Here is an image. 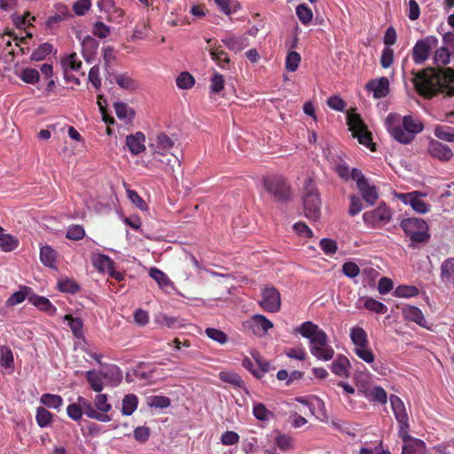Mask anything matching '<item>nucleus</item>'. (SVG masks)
Wrapping results in <instances>:
<instances>
[{
    "label": "nucleus",
    "mask_w": 454,
    "mask_h": 454,
    "mask_svg": "<svg viewBox=\"0 0 454 454\" xmlns=\"http://www.w3.org/2000/svg\"><path fill=\"white\" fill-rule=\"evenodd\" d=\"M32 294L31 289L29 287H23L20 291L12 294L6 303L8 306H14L20 302H22L26 298L28 299V296Z\"/></svg>",
    "instance_id": "42"
},
{
    "label": "nucleus",
    "mask_w": 454,
    "mask_h": 454,
    "mask_svg": "<svg viewBox=\"0 0 454 454\" xmlns=\"http://www.w3.org/2000/svg\"><path fill=\"white\" fill-rule=\"evenodd\" d=\"M438 45V39L434 35H427L416 42L412 48V59L417 65H423L429 59L432 50Z\"/></svg>",
    "instance_id": "6"
},
{
    "label": "nucleus",
    "mask_w": 454,
    "mask_h": 454,
    "mask_svg": "<svg viewBox=\"0 0 454 454\" xmlns=\"http://www.w3.org/2000/svg\"><path fill=\"white\" fill-rule=\"evenodd\" d=\"M137 397L134 394L126 395L121 403V413L125 416L131 415L137 407Z\"/></svg>",
    "instance_id": "31"
},
{
    "label": "nucleus",
    "mask_w": 454,
    "mask_h": 454,
    "mask_svg": "<svg viewBox=\"0 0 454 454\" xmlns=\"http://www.w3.org/2000/svg\"><path fill=\"white\" fill-rule=\"evenodd\" d=\"M224 88V80L222 74L215 73L210 80V90L212 93H219Z\"/></svg>",
    "instance_id": "63"
},
{
    "label": "nucleus",
    "mask_w": 454,
    "mask_h": 454,
    "mask_svg": "<svg viewBox=\"0 0 454 454\" xmlns=\"http://www.w3.org/2000/svg\"><path fill=\"white\" fill-rule=\"evenodd\" d=\"M390 403L394 415L398 422L409 421V417L404 403L399 396L395 395H391Z\"/></svg>",
    "instance_id": "19"
},
{
    "label": "nucleus",
    "mask_w": 454,
    "mask_h": 454,
    "mask_svg": "<svg viewBox=\"0 0 454 454\" xmlns=\"http://www.w3.org/2000/svg\"><path fill=\"white\" fill-rule=\"evenodd\" d=\"M18 247V240L10 234L0 233V247L5 251H12Z\"/></svg>",
    "instance_id": "47"
},
{
    "label": "nucleus",
    "mask_w": 454,
    "mask_h": 454,
    "mask_svg": "<svg viewBox=\"0 0 454 454\" xmlns=\"http://www.w3.org/2000/svg\"><path fill=\"white\" fill-rule=\"evenodd\" d=\"M366 397L372 401L381 404H385L387 402V392L381 387H374L370 389L366 394Z\"/></svg>",
    "instance_id": "37"
},
{
    "label": "nucleus",
    "mask_w": 454,
    "mask_h": 454,
    "mask_svg": "<svg viewBox=\"0 0 454 454\" xmlns=\"http://www.w3.org/2000/svg\"><path fill=\"white\" fill-rule=\"evenodd\" d=\"M67 412L69 418L74 421L81 419L82 414H85L90 419L101 422L111 421L110 416H104L101 413H98L94 409L92 403L82 396L78 397L77 403L69 404L67 408Z\"/></svg>",
    "instance_id": "4"
},
{
    "label": "nucleus",
    "mask_w": 454,
    "mask_h": 454,
    "mask_svg": "<svg viewBox=\"0 0 454 454\" xmlns=\"http://www.w3.org/2000/svg\"><path fill=\"white\" fill-rule=\"evenodd\" d=\"M400 226L412 243H427L430 239L428 225L421 218H404L401 221Z\"/></svg>",
    "instance_id": "3"
},
{
    "label": "nucleus",
    "mask_w": 454,
    "mask_h": 454,
    "mask_svg": "<svg viewBox=\"0 0 454 454\" xmlns=\"http://www.w3.org/2000/svg\"><path fill=\"white\" fill-rule=\"evenodd\" d=\"M296 15L303 24H307L312 20V12L305 4H301L296 7Z\"/></svg>",
    "instance_id": "56"
},
{
    "label": "nucleus",
    "mask_w": 454,
    "mask_h": 454,
    "mask_svg": "<svg viewBox=\"0 0 454 454\" xmlns=\"http://www.w3.org/2000/svg\"><path fill=\"white\" fill-rule=\"evenodd\" d=\"M40 259L43 265L54 268L56 260V251L49 246H44L41 247Z\"/></svg>",
    "instance_id": "35"
},
{
    "label": "nucleus",
    "mask_w": 454,
    "mask_h": 454,
    "mask_svg": "<svg viewBox=\"0 0 454 454\" xmlns=\"http://www.w3.org/2000/svg\"><path fill=\"white\" fill-rule=\"evenodd\" d=\"M98 42L90 35H86L82 41V55L86 60L95 55L98 48Z\"/></svg>",
    "instance_id": "26"
},
{
    "label": "nucleus",
    "mask_w": 454,
    "mask_h": 454,
    "mask_svg": "<svg viewBox=\"0 0 454 454\" xmlns=\"http://www.w3.org/2000/svg\"><path fill=\"white\" fill-rule=\"evenodd\" d=\"M441 278L444 283L454 280V258H447L441 266Z\"/></svg>",
    "instance_id": "29"
},
{
    "label": "nucleus",
    "mask_w": 454,
    "mask_h": 454,
    "mask_svg": "<svg viewBox=\"0 0 454 454\" xmlns=\"http://www.w3.org/2000/svg\"><path fill=\"white\" fill-rule=\"evenodd\" d=\"M58 286L59 290L65 293L75 294L79 290L78 284L71 279L59 280Z\"/></svg>",
    "instance_id": "62"
},
{
    "label": "nucleus",
    "mask_w": 454,
    "mask_h": 454,
    "mask_svg": "<svg viewBox=\"0 0 454 454\" xmlns=\"http://www.w3.org/2000/svg\"><path fill=\"white\" fill-rule=\"evenodd\" d=\"M411 82L416 91L430 99L437 95L454 96V69L450 67H426L420 71H411Z\"/></svg>",
    "instance_id": "1"
},
{
    "label": "nucleus",
    "mask_w": 454,
    "mask_h": 454,
    "mask_svg": "<svg viewBox=\"0 0 454 454\" xmlns=\"http://www.w3.org/2000/svg\"><path fill=\"white\" fill-rule=\"evenodd\" d=\"M149 275L158 283L160 288L172 286V282L170 281L168 277L163 271L157 268H152L149 271Z\"/></svg>",
    "instance_id": "39"
},
{
    "label": "nucleus",
    "mask_w": 454,
    "mask_h": 454,
    "mask_svg": "<svg viewBox=\"0 0 454 454\" xmlns=\"http://www.w3.org/2000/svg\"><path fill=\"white\" fill-rule=\"evenodd\" d=\"M454 55L450 50H448L444 46L437 48L433 55L434 64L440 67H445L450 62V56Z\"/></svg>",
    "instance_id": "27"
},
{
    "label": "nucleus",
    "mask_w": 454,
    "mask_h": 454,
    "mask_svg": "<svg viewBox=\"0 0 454 454\" xmlns=\"http://www.w3.org/2000/svg\"><path fill=\"white\" fill-rule=\"evenodd\" d=\"M52 51V45L48 43H44L41 44L36 50L32 53L31 59L35 61H40L45 59L47 55H49Z\"/></svg>",
    "instance_id": "51"
},
{
    "label": "nucleus",
    "mask_w": 454,
    "mask_h": 454,
    "mask_svg": "<svg viewBox=\"0 0 454 454\" xmlns=\"http://www.w3.org/2000/svg\"><path fill=\"white\" fill-rule=\"evenodd\" d=\"M94 409L104 416H108L107 412L112 410V405L108 402L106 394H98L94 398Z\"/></svg>",
    "instance_id": "30"
},
{
    "label": "nucleus",
    "mask_w": 454,
    "mask_h": 454,
    "mask_svg": "<svg viewBox=\"0 0 454 454\" xmlns=\"http://www.w3.org/2000/svg\"><path fill=\"white\" fill-rule=\"evenodd\" d=\"M206 334L208 338L214 340L215 341L224 344L228 341L227 335L221 330L215 328H207Z\"/></svg>",
    "instance_id": "59"
},
{
    "label": "nucleus",
    "mask_w": 454,
    "mask_h": 454,
    "mask_svg": "<svg viewBox=\"0 0 454 454\" xmlns=\"http://www.w3.org/2000/svg\"><path fill=\"white\" fill-rule=\"evenodd\" d=\"M0 364L3 367L12 369L14 366L13 355L9 348L3 347L0 353Z\"/></svg>",
    "instance_id": "52"
},
{
    "label": "nucleus",
    "mask_w": 454,
    "mask_h": 454,
    "mask_svg": "<svg viewBox=\"0 0 454 454\" xmlns=\"http://www.w3.org/2000/svg\"><path fill=\"white\" fill-rule=\"evenodd\" d=\"M354 352L360 359L367 364H372L375 360V355L370 349L369 346L364 348H355Z\"/></svg>",
    "instance_id": "54"
},
{
    "label": "nucleus",
    "mask_w": 454,
    "mask_h": 454,
    "mask_svg": "<svg viewBox=\"0 0 454 454\" xmlns=\"http://www.w3.org/2000/svg\"><path fill=\"white\" fill-rule=\"evenodd\" d=\"M402 454H426V444L422 440L413 439L403 444Z\"/></svg>",
    "instance_id": "28"
},
{
    "label": "nucleus",
    "mask_w": 454,
    "mask_h": 454,
    "mask_svg": "<svg viewBox=\"0 0 454 454\" xmlns=\"http://www.w3.org/2000/svg\"><path fill=\"white\" fill-rule=\"evenodd\" d=\"M347 124L348 125V129L352 132V136L357 138L360 144L367 147L372 145V134L368 131L360 114L351 112L348 113Z\"/></svg>",
    "instance_id": "5"
},
{
    "label": "nucleus",
    "mask_w": 454,
    "mask_h": 454,
    "mask_svg": "<svg viewBox=\"0 0 454 454\" xmlns=\"http://www.w3.org/2000/svg\"><path fill=\"white\" fill-rule=\"evenodd\" d=\"M86 378L90 383V387L98 393H100L104 388L103 377L100 375V371L97 372L94 370L86 372Z\"/></svg>",
    "instance_id": "33"
},
{
    "label": "nucleus",
    "mask_w": 454,
    "mask_h": 454,
    "mask_svg": "<svg viewBox=\"0 0 454 454\" xmlns=\"http://www.w3.org/2000/svg\"><path fill=\"white\" fill-rule=\"evenodd\" d=\"M275 442L278 449L286 451L294 448V440L290 435L279 434L276 437Z\"/></svg>",
    "instance_id": "55"
},
{
    "label": "nucleus",
    "mask_w": 454,
    "mask_h": 454,
    "mask_svg": "<svg viewBox=\"0 0 454 454\" xmlns=\"http://www.w3.org/2000/svg\"><path fill=\"white\" fill-rule=\"evenodd\" d=\"M62 398L57 395L43 394L41 396V403L49 408L58 409L62 405Z\"/></svg>",
    "instance_id": "45"
},
{
    "label": "nucleus",
    "mask_w": 454,
    "mask_h": 454,
    "mask_svg": "<svg viewBox=\"0 0 454 454\" xmlns=\"http://www.w3.org/2000/svg\"><path fill=\"white\" fill-rule=\"evenodd\" d=\"M93 264L98 270L107 272L114 266V261L107 255L98 254L94 258Z\"/></svg>",
    "instance_id": "41"
},
{
    "label": "nucleus",
    "mask_w": 454,
    "mask_h": 454,
    "mask_svg": "<svg viewBox=\"0 0 454 454\" xmlns=\"http://www.w3.org/2000/svg\"><path fill=\"white\" fill-rule=\"evenodd\" d=\"M262 300L260 305L268 312H277L280 309V294L274 287H265L262 293Z\"/></svg>",
    "instance_id": "11"
},
{
    "label": "nucleus",
    "mask_w": 454,
    "mask_h": 454,
    "mask_svg": "<svg viewBox=\"0 0 454 454\" xmlns=\"http://www.w3.org/2000/svg\"><path fill=\"white\" fill-rule=\"evenodd\" d=\"M145 137L142 132H137L126 137V145L129 152L134 155L139 154L145 150Z\"/></svg>",
    "instance_id": "16"
},
{
    "label": "nucleus",
    "mask_w": 454,
    "mask_h": 454,
    "mask_svg": "<svg viewBox=\"0 0 454 454\" xmlns=\"http://www.w3.org/2000/svg\"><path fill=\"white\" fill-rule=\"evenodd\" d=\"M100 375L106 380L111 386H117L122 380V374L119 367L110 365L100 370Z\"/></svg>",
    "instance_id": "21"
},
{
    "label": "nucleus",
    "mask_w": 454,
    "mask_h": 454,
    "mask_svg": "<svg viewBox=\"0 0 454 454\" xmlns=\"http://www.w3.org/2000/svg\"><path fill=\"white\" fill-rule=\"evenodd\" d=\"M419 294V289L413 286H399L395 288L394 295L396 297L410 298Z\"/></svg>",
    "instance_id": "46"
},
{
    "label": "nucleus",
    "mask_w": 454,
    "mask_h": 454,
    "mask_svg": "<svg viewBox=\"0 0 454 454\" xmlns=\"http://www.w3.org/2000/svg\"><path fill=\"white\" fill-rule=\"evenodd\" d=\"M20 77L22 81H24L27 83H35L39 80V72L36 69L34 68H24Z\"/></svg>",
    "instance_id": "57"
},
{
    "label": "nucleus",
    "mask_w": 454,
    "mask_h": 454,
    "mask_svg": "<svg viewBox=\"0 0 454 454\" xmlns=\"http://www.w3.org/2000/svg\"><path fill=\"white\" fill-rule=\"evenodd\" d=\"M219 379L226 383L232 385L233 387L245 388V383L241 377L232 372H221L219 373Z\"/></svg>",
    "instance_id": "36"
},
{
    "label": "nucleus",
    "mask_w": 454,
    "mask_h": 454,
    "mask_svg": "<svg viewBox=\"0 0 454 454\" xmlns=\"http://www.w3.org/2000/svg\"><path fill=\"white\" fill-rule=\"evenodd\" d=\"M252 356L256 364V371H254V376L262 378L270 370V363L262 358L258 352L252 353Z\"/></svg>",
    "instance_id": "38"
},
{
    "label": "nucleus",
    "mask_w": 454,
    "mask_h": 454,
    "mask_svg": "<svg viewBox=\"0 0 454 454\" xmlns=\"http://www.w3.org/2000/svg\"><path fill=\"white\" fill-rule=\"evenodd\" d=\"M82 61L78 59L76 53H71L61 59V66L64 71V75L66 80H71L69 77L68 71H75L78 72L82 67Z\"/></svg>",
    "instance_id": "18"
},
{
    "label": "nucleus",
    "mask_w": 454,
    "mask_h": 454,
    "mask_svg": "<svg viewBox=\"0 0 454 454\" xmlns=\"http://www.w3.org/2000/svg\"><path fill=\"white\" fill-rule=\"evenodd\" d=\"M395 115L389 114L387 117V130L393 138L402 144L411 143L415 136L420 133L424 125L422 121L412 115H405L403 118L402 125L395 123Z\"/></svg>",
    "instance_id": "2"
},
{
    "label": "nucleus",
    "mask_w": 454,
    "mask_h": 454,
    "mask_svg": "<svg viewBox=\"0 0 454 454\" xmlns=\"http://www.w3.org/2000/svg\"><path fill=\"white\" fill-rule=\"evenodd\" d=\"M174 144L173 139L169 136L163 132L159 133L151 144V147L153 148V160L164 162L160 156L164 155V152H168L174 146Z\"/></svg>",
    "instance_id": "10"
},
{
    "label": "nucleus",
    "mask_w": 454,
    "mask_h": 454,
    "mask_svg": "<svg viewBox=\"0 0 454 454\" xmlns=\"http://www.w3.org/2000/svg\"><path fill=\"white\" fill-rule=\"evenodd\" d=\"M364 308L378 314H385L387 311V307L382 302L373 299L367 298L364 303Z\"/></svg>",
    "instance_id": "44"
},
{
    "label": "nucleus",
    "mask_w": 454,
    "mask_h": 454,
    "mask_svg": "<svg viewBox=\"0 0 454 454\" xmlns=\"http://www.w3.org/2000/svg\"><path fill=\"white\" fill-rule=\"evenodd\" d=\"M366 89L373 92L375 98H382L389 93V82L386 77L372 80L366 84Z\"/></svg>",
    "instance_id": "15"
},
{
    "label": "nucleus",
    "mask_w": 454,
    "mask_h": 454,
    "mask_svg": "<svg viewBox=\"0 0 454 454\" xmlns=\"http://www.w3.org/2000/svg\"><path fill=\"white\" fill-rule=\"evenodd\" d=\"M360 191L363 200L370 205H373L379 198L378 190L375 185L370 184L369 182L362 186L357 187Z\"/></svg>",
    "instance_id": "24"
},
{
    "label": "nucleus",
    "mask_w": 454,
    "mask_h": 454,
    "mask_svg": "<svg viewBox=\"0 0 454 454\" xmlns=\"http://www.w3.org/2000/svg\"><path fill=\"white\" fill-rule=\"evenodd\" d=\"M428 153L440 160H450L453 153L451 149L437 140H431L427 146Z\"/></svg>",
    "instance_id": "13"
},
{
    "label": "nucleus",
    "mask_w": 454,
    "mask_h": 454,
    "mask_svg": "<svg viewBox=\"0 0 454 454\" xmlns=\"http://www.w3.org/2000/svg\"><path fill=\"white\" fill-rule=\"evenodd\" d=\"M28 301L31 303H33L35 307H37L39 309L45 311L51 315H53L56 312V308L45 297L38 296L32 293L28 296Z\"/></svg>",
    "instance_id": "23"
},
{
    "label": "nucleus",
    "mask_w": 454,
    "mask_h": 454,
    "mask_svg": "<svg viewBox=\"0 0 454 454\" xmlns=\"http://www.w3.org/2000/svg\"><path fill=\"white\" fill-rule=\"evenodd\" d=\"M114 108L117 117L126 122H130L135 116L134 110L126 103L115 102L114 104Z\"/></svg>",
    "instance_id": "25"
},
{
    "label": "nucleus",
    "mask_w": 454,
    "mask_h": 454,
    "mask_svg": "<svg viewBox=\"0 0 454 454\" xmlns=\"http://www.w3.org/2000/svg\"><path fill=\"white\" fill-rule=\"evenodd\" d=\"M64 319L68 321V325L71 328L74 335L80 338L82 335V322L78 317H73L70 315H66Z\"/></svg>",
    "instance_id": "48"
},
{
    "label": "nucleus",
    "mask_w": 454,
    "mask_h": 454,
    "mask_svg": "<svg viewBox=\"0 0 454 454\" xmlns=\"http://www.w3.org/2000/svg\"><path fill=\"white\" fill-rule=\"evenodd\" d=\"M91 7L90 0H76L73 4V11L78 16H83Z\"/></svg>",
    "instance_id": "61"
},
{
    "label": "nucleus",
    "mask_w": 454,
    "mask_h": 454,
    "mask_svg": "<svg viewBox=\"0 0 454 454\" xmlns=\"http://www.w3.org/2000/svg\"><path fill=\"white\" fill-rule=\"evenodd\" d=\"M148 405L154 408H167L170 405V399L163 395H153L148 398Z\"/></svg>",
    "instance_id": "58"
},
{
    "label": "nucleus",
    "mask_w": 454,
    "mask_h": 454,
    "mask_svg": "<svg viewBox=\"0 0 454 454\" xmlns=\"http://www.w3.org/2000/svg\"><path fill=\"white\" fill-rule=\"evenodd\" d=\"M310 179L306 180L305 189L306 192L303 196V206H304V212L305 215L307 217H309L312 214V193L309 189L310 186Z\"/></svg>",
    "instance_id": "50"
},
{
    "label": "nucleus",
    "mask_w": 454,
    "mask_h": 454,
    "mask_svg": "<svg viewBox=\"0 0 454 454\" xmlns=\"http://www.w3.org/2000/svg\"><path fill=\"white\" fill-rule=\"evenodd\" d=\"M402 199L405 204L410 205L417 213L425 214L429 210V205L416 192L402 194Z\"/></svg>",
    "instance_id": "14"
},
{
    "label": "nucleus",
    "mask_w": 454,
    "mask_h": 454,
    "mask_svg": "<svg viewBox=\"0 0 454 454\" xmlns=\"http://www.w3.org/2000/svg\"><path fill=\"white\" fill-rule=\"evenodd\" d=\"M194 84L193 76L188 72L181 73L176 78V85L183 90H188Z\"/></svg>",
    "instance_id": "53"
},
{
    "label": "nucleus",
    "mask_w": 454,
    "mask_h": 454,
    "mask_svg": "<svg viewBox=\"0 0 454 454\" xmlns=\"http://www.w3.org/2000/svg\"><path fill=\"white\" fill-rule=\"evenodd\" d=\"M222 43L231 51L239 52L248 46V39L245 36H225Z\"/></svg>",
    "instance_id": "20"
},
{
    "label": "nucleus",
    "mask_w": 454,
    "mask_h": 454,
    "mask_svg": "<svg viewBox=\"0 0 454 454\" xmlns=\"http://www.w3.org/2000/svg\"><path fill=\"white\" fill-rule=\"evenodd\" d=\"M209 53L212 57V59L223 69L228 67L230 64V58L227 53L223 50H218L217 48L211 47L209 49Z\"/></svg>",
    "instance_id": "34"
},
{
    "label": "nucleus",
    "mask_w": 454,
    "mask_h": 454,
    "mask_svg": "<svg viewBox=\"0 0 454 454\" xmlns=\"http://www.w3.org/2000/svg\"><path fill=\"white\" fill-rule=\"evenodd\" d=\"M391 218V210L385 203L380 204L373 210L363 214L364 223L371 228H380L387 223Z\"/></svg>",
    "instance_id": "9"
},
{
    "label": "nucleus",
    "mask_w": 454,
    "mask_h": 454,
    "mask_svg": "<svg viewBox=\"0 0 454 454\" xmlns=\"http://www.w3.org/2000/svg\"><path fill=\"white\" fill-rule=\"evenodd\" d=\"M52 420V414L43 407H38L36 411V421L40 427H47Z\"/></svg>",
    "instance_id": "49"
},
{
    "label": "nucleus",
    "mask_w": 454,
    "mask_h": 454,
    "mask_svg": "<svg viewBox=\"0 0 454 454\" xmlns=\"http://www.w3.org/2000/svg\"><path fill=\"white\" fill-rule=\"evenodd\" d=\"M85 235V231L82 225H71L67 231L66 237L72 240H80Z\"/></svg>",
    "instance_id": "60"
},
{
    "label": "nucleus",
    "mask_w": 454,
    "mask_h": 454,
    "mask_svg": "<svg viewBox=\"0 0 454 454\" xmlns=\"http://www.w3.org/2000/svg\"><path fill=\"white\" fill-rule=\"evenodd\" d=\"M434 136L446 142H454V128L447 125H436L434 129Z\"/></svg>",
    "instance_id": "32"
},
{
    "label": "nucleus",
    "mask_w": 454,
    "mask_h": 454,
    "mask_svg": "<svg viewBox=\"0 0 454 454\" xmlns=\"http://www.w3.org/2000/svg\"><path fill=\"white\" fill-rule=\"evenodd\" d=\"M116 83L124 90L133 91L137 88L136 81L128 74H121L115 77Z\"/></svg>",
    "instance_id": "40"
},
{
    "label": "nucleus",
    "mask_w": 454,
    "mask_h": 454,
    "mask_svg": "<svg viewBox=\"0 0 454 454\" xmlns=\"http://www.w3.org/2000/svg\"><path fill=\"white\" fill-rule=\"evenodd\" d=\"M402 313L404 320L414 322L419 326L430 329L427 321L426 320L421 309L416 306L407 305L402 309Z\"/></svg>",
    "instance_id": "12"
},
{
    "label": "nucleus",
    "mask_w": 454,
    "mask_h": 454,
    "mask_svg": "<svg viewBox=\"0 0 454 454\" xmlns=\"http://www.w3.org/2000/svg\"><path fill=\"white\" fill-rule=\"evenodd\" d=\"M251 323L254 328L261 329L263 333L273 327V324L262 315H254L252 317Z\"/></svg>",
    "instance_id": "43"
},
{
    "label": "nucleus",
    "mask_w": 454,
    "mask_h": 454,
    "mask_svg": "<svg viewBox=\"0 0 454 454\" xmlns=\"http://www.w3.org/2000/svg\"><path fill=\"white\" fill-rule=\"evenodd\" d=\"M350 362L343 355H339L336 359L332 363L331 371L333 374L342 377L348 378L350 375L349 372Z\"/></svg>",
    "instance_id": "17"
},
{
    "label": "nucleus",
    "mask_w": 454,
    "mask_h": 454,
    "mask_svg": "<svg viewBox=\"0 0 454 454\" xmlns=\"http://www.w3.org/2000/svg\"><path fill=\"white\" fill-rule=\"evenodd\" d=\"M110 27L102 21H97L92 27V34L98 38H106L110 34Z\"/></svg>",
    "instance_id": "64"
},
{
    "label": "nucleus",
    "mask_w": 454,
    "mask_h": 454,
    "mask_svg": "<svg viewBox=\"0 0 454 454\" xmlns=\"http://www.w3.org/2000/svg\"><path fill=\"white\" fill-rule=\"evenodd\" d=\"M263 185L278 201H288L291 198L290 188L282 176L265 177Z\"/></svg>",
    "instance_id": "8"
},
{
    "label": "nucleus",
    "mask_w": 454,
    "mask_h": 454,
    "mask_svg": "<svg viewBox=\"0 0 454 454\" xmlns=\"http://www.w3.org/2000/svg\"><path fill=\"white\" fill-rule=\"evenodd\" d=\"M334 353V349L328 342L327 334L314 325V357L322 361H330Z\"/></svg>",
    "instance_id": "7"
},
{
    "label": "nucleus",
    "mask_w": 454,
    "mask_h": 454,
    "mask_svg": "<svg viewBox=\"0 0 454 454\" xmlns=\"http://www.w3.org/2000/svg\"><path fill=\"white\" fill-rule=\"evenodd\" d=\"M350 339L355 348H364L369 346L368 335L360 326H354L351 328Z\"/></svg>",
    "instance_id": "22"
}]
</instances>
